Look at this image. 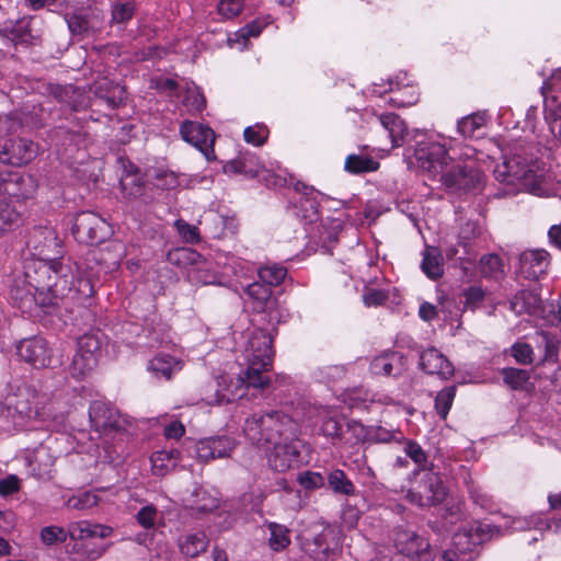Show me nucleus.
Instances as JSON below:
<instances>
[{"mask_svg":"<svg viewBox=\"0 0 561 561\" xmlns=\"http://www.w3.org/2000/svg\"><path fill=\"white\" fill-rule=\"evenodd\" d=\"M36 257L25 265L26 293L42 307L58 305L68 296L94 294V273L81 270L69 256L61 255L62 241L51 227L35 228L27 242Z\"/></svg>","mask_w":561,"mask_h":561,"instance_id":"f257e3e1","label":"nucleus"},{"mask_svg":"<svg viewBox=\"0 0 561 561\" xmlns=\"http://www.w3.org/2000/svg\"><path fill=\"white\" fill-rule=\"evenodd\" d=\"M417 165L433 179L438 178L451 193H480L484 184L482 172L470 162L477 150L451 137L436 134L419 141L414 150Z\"/></svg>","mask_w":561,"mask_h":561,"instance_id":"f03ea898","label":"nucleus"},{"mask_svg":"<svg viewBox=\"0 0 561 561\" xmlns=\"http://www.w3.org/2000/svg\"><path fill=\"white\" fill-rule=\"evenodd\" d=\"M271 334L262 329H253L247 333L242 356L248 365L245 371L236 380L228 376H219L210 386L213 393L204 397L207 404H224L244 396V389L253 387L264 389L270 385V378L264 375L272 367L273 347Z\"/></svg>","mask_w":561,"mask_h":561,"instance_id":"7ed1b4c3","label":"nucleus"},{"mask_svg":"<svg viewBox=\"0 0 561 561\" xmlns=\"http://www.w3.org/2000/svg\"><path fill=\"white\" fill-rule=\"evenodd\" d=\"M37 421L47 428L57 430L65 423V414L55 411V403L27 386L10 387L0 402V431L12 432Z\"/></svg>","mask_w":561,"mask_h":561,"instance_id":"20e7f679","label":"nucleus"},{"mask_svg":"<svg viewBox=\"0 0 561 561\" xmlns=\"http://www.w3.org/2000/svg\"><path fill=\"white\" fill-rule=\"evenodd\" d=\"M494 178L505 187L496 193L497 197L515 195L520 191L539 194L542 171L540 162L524 148H515L494 168Z\"/></svg>","mask_w":561,"mask_h":561,"instance_id":"39448f33","label":"nucleus"},{"mask_svg":"<svg viewBox=\"0 0 561 561\" xmlns=\"http://www.w3.org/2000/svg\"><path fill=\"white\" fill-rule=\"evenodd\" d=\"M243 433L253 444L265 447L283 439L298 436V423L294 416L272 410L264 414H253L244 422Z\"/></svg>","mask_w":561,"mask_h":561,"instance_id":"423d86ee","label":"nucleus"},{"mask_svg":"<svg viewBox=\"0 0 561 561\" xmlns=\"http://www.w3.org/2000/svg\"><path fill=\"white\" fill-rule=\"evenodd\" d=\"M512 310L517 314L527 313L542 320L543 324L554 325L561 322V306L553 301L543 302L536 287L523 289L511 301Z\"/></svg>","mask_w":561,"mask_h":561,"instance_id":"0eeeda50","label":"nucleus"},{"mask_svg":"<svg viewBox=\"0 0 561 561\" xmlns=\"http://www.w3.org/2000/svg\"><path fill=\"white\" fill-rule=\"evenodd\" d=\"M91 425L104 439L107 437L123 439L128 420L114 407L103 401H94L89 409ZM107 443V440H105Z\"/></svg>","mask_w":561,"mask_h":561,"instance_id":"6e6552de","label":"nucleus"},{"mask_svg":"<svg viewBox=\"0 0 561 561\" xmlns=\"http://www.w3.org/2000/svg\"><path fill=\"white\" fill-rule=\"evenodd\" d=\"M101 332H90L78 339L77 351L70 365V374L75 378L85 377L98 363L102 347Z\"/></svg>","mask_w":561,"mask_h":561,"instance_id":"1a4fd4ad","label":"nucleus"},{"mask_svg":"<svg viewBox=\"0 0 561 561\" xmlns=\"http://www.w3.org/2000/svg\"><path fill=\"white\" fill-rule=\"evenodd\" d=\"M545 121L550 133L561 145V69L552 73L541 87Z\"/></svg>","mask_w":561,"mask_h":561,"instance_id":"9d476101","label":"nucleus"},{"mask_svg":"<svg viewBox=\"0 0 561 561\" xmlns=\"http://www.w3.org/2000/svg\"><path fill=\"white\" fill-rule=\"evenodd\" d=\"M16 352L22 360L38 369L56 367L62 363L60 357L54 355L49 343L42 336L21 340L16 346Z\"/></svg>","mask_w":561,"mask_h":561,"instance_id":"9b49d317","label":"nucleus"},{"mask_svg":"<svg viewBox=\"0 0 561 561\" xmlns=\"http://www.w3.org/2000/svg\"><path fill=\"white\" fill-rule=\"evenodd\" d=\"M300 446L301 443L298 436L294 439H283L270 446H265L270 468L277 472H286L298 467L301 462Z\"/></svg>","mask_w":561,"mask_h":561,"instance_id":"f8f14e48","label":"nucleus"},{"mask_svg":"<svg viewBox=\"0 0 561 561\" xmlns=\"http://www.w3.org/2000/svg\"><path fill=\"white\" fill-rule=\"evenodd\" d=\"M106 221L93 211H82L75 218L72 234L80 243H100L108 234Z\"/></svg>","mask_w":561,"mask_h":561,"instance_id":"ddd939ff","label":"nucleus"},{"mask_svg":"<svg viewBox=\"0 0 561 561\" xmlns=\"http://www.w3.org/2000/svg\"><path fill=\"white\" fill-rule=\"evenodd\" d=\"M500 534H502V525L500 524L473 522L456 533L453 537V542L459 552L465 553Z\"/></svg>","mask_w":561,"mask_h":561,"instance_id":"4468645a","label":"nucleus"},{"mask_svg":"<svg viewBox=\"0 0 561 561\" xmlns=\"http://www.w3.org/2000/svg\"><path fill=\"white\" fill-rule=\"evenodd\" d=\"M55 439L49 436L34 449L26 450L25 463L32 476L43 479L50 472L56 458L59 456L53 447Z\"/></svg>","mask_w":561,"mask_h":561,"instance_id":"2eb2a0df","label":"nucleus"},{"mask_svg":"<svg viewBox=\"0 0 561 561\" xmlns=\"http://www.w3.org/2000/svg\"><path fill=\"white\" fill-rule=\"evenodd\" d=\"M423 482V491L410 490L407 493V499L411 503L424 507L437 505L445 500L447 491L439 476L433 472H425Z\"/></svg>","mask_w":561,"mask_h":561,"instance_id":"dca6fc26","label":"nucleus"},{"mask_svg":"<svg viewBox=\"0 0 561 561\" xmlns=\"http://www.w3.org/2000/svg\"><path fill=\"white\" fill-rule=\"evenodd\" d=\"M179 260H184L192 263L187 271V277L192 283L201 285H215L220 284L219 275L213 271L211 264L202 260L201 255L188 249H180L174 253Z\"/></svg>","mask_w":561,"mask_h":561,"instance_id":"f3484780","label":"nucleus"},{"mask_svg":"<svg viewBox=\"0 0 561 561\" xmlns=\"http://www.w3.org/2000/svg\"><path fill=\"white\" fill-rule=\"evenodd\" d=\"M180 133L183 140L196 147L207 160L211 159L215 133L210 127L201 123L185 121L180 127Z\"/></svg>","mask_w":561,"mask_h":561,"instance_id":"a211bd4d","label":"nucleus"},{"mask_svg":"<svg viewBox=\"0 0 561 561\" xmlns=\"http://www.w3.org/2000/svg\"><path fill=\"white\" fill-rule=\"evenodd\" d=\"M375 89L374 93L381 95L382 93L390 91L393 95L389 99V103L397 107H407L412 106L419 101V93L416 89L410 84L408 80V75L405 72H400L396 76V78L388 81V88L380 90L377 87L379 84H374Z\"/></svg>","mask_w":561,"mask_h":561,"instance_id":"6ab92c4d","label":"nucleus"},{"mask_svg":"<svg viewBox=\"0 0 561 561\" xmlns=\"http://www.w3.org/2000/svg\"><path fill=\"white\" fill-rule=\"evenodd\" d=\"M37 188L36 180L18 171L0 174V194L15 198H30Z\"/></svg>","mask_w":561,"mask_h":561,"instance_id":"aec40b11","label":"nucleus"},{"mask_svg":"<svg viewBox=\"0 0 561 561\" xmlns=\"http://www.w3.org/2000/svg\"><path fill=\"white\" fill-rule=\"evenodd\" d=\"M397 550L409 558L417 557L421 561H431L430 543L410 529L398 528L394 534Z\"/></svg>","mask_w":561,"mask_h":561,"instance_id":"412c9836","label":"nucleus"},{"mask_svg":"<svg viewBox=\"0 0 561 561\" xmlns=\"http://www.w3.org/2000/svg\"><path fill=\"white\" fill-rule=\"evenodd\" d=\"M37 153V146L28 139H8L0 150V161L5 164L22 165L32 161Z\"/></svg>","mask_w":561,"mask_h":561,"instance_id":"4be33fe9","label":"nucleus"},{"mask_svg":"<svg viewBox=\"0 0 561 561\" xmlns=\"http://www.w3.org/2000/svg\"><path fill=\"white\" fill-rule=\"evenodd\" d=\"M295 190L300 194L295 204V215L306 224L314 222L319 217V206L322 194L302 182L295 184Z\"/></svg>","mask_w":561,"mask_h":561,"instance_id":"5701e85b","label":"nucleus"},{"mask_svg":"<svg viewBox=\"0 0 561 561\" xmlns=\"http://www.w3.org/2000/svg\"><path fill=\"white\" fill-rule=\"evenodd\" d=\"M236 447V440L228 436H214L199 439L195 444L196 457L202 461L227 458Z\"/></svg>","mask_w":561,"mask_h":561,"instance_id":"b1692460","label":"nucleus"},{"mask_svg":"<svg viewBox=\"0 0 561 561\" xmlns=\"http://www.w3.org/2000/svg\"><path fill=\"white\" fill-rule=\"evenodd\" d=\"M548 252L545 250H527L519 256L517 272L525 278L537 279L548 268Z\"/></svg>","mask_w":561,"mask_h":561,"instance_id":"393cba45","label":"nucleus"},{"mask_svg":"<svg viewBox=\"0 0 561 561\" xmlns=\"http://www.w3.org/2000/svg\"><path fill=\"white\" fill-rule=\"evenodd\" d=\"M369 369L375 376H399L407 369V358L399 352H385L376 356Z\"/></svg>","mask_w":561,"mask_h":561,"instance_id":"a878e982","label":"nucleus"},{"mask_svg":"<svg viewBox=\"0 0 561 561\" xmlns=\"http://www.w3.org/2000/svg\"><path fill=\"white\" fill-rule=\"evenodd\" d=\"M502 525V534L506 531H524L531 528L539 530L556 531L560 528L559 523L543 518L541 514H533L529 517H508L504 518Z\"/></svg>","mask_w":561,"mask_h":561,"instance_id":"bb28decb","label":"nucleus"},{"mask_svg":"<svg viewBox=\"0 0 561 561\" xmlns=\"http://www.w3.org/2000/svg\"><path fill=\"white\" fill-rule=\"evenodd\" d=\"M420 365L424 371L448 379L454 375V366L438 350L430 347L420 355Z\"/></svg>","mask_w":561,"mask_h":561,"instance_id":"cd10ccee","label":"nucleus"},{"mask_svg":"<svg viewBox=\"0 0 561 561\" xmlns=\"http://www.w3.org/2000/svg\"><path fill=\"white\" fill-rule=\"evenodd\" d=\"M176 545L184 558H197L209 547V537L204 530H190L178 537Z\"/></svg>","mask_w":561,"mask_h":561,"instance_id":"c85d7f7f","label":"nucleus"},{"mask_svg":"<svg viewBox=\"0 0 561 561\" xmlns=\"http://www.w3.org/2000/svg\"><path fill=\"white\" fill-rule=\"evenodd\" d=\"M264 169V163L260 161L255 153L249 151L241 153L224 165L226 174H243L249 178L257 176Z\"/></svg>","mask_w":561,"mask_h":561,"instance_id":"c756f323","label":"nucleus"},{"mask_svg":"<svg viewBox=\"0 0 561 561\" xmlns=\"http://www.w3.org/2000/svg\"><path fill=\"white\" fill-rule=\"evenodd\" d=\"M183 367L182 360L165 353H158L149 360L148 369L158 378L171 379Z\"/></svg>","mask_w":561,"mask_h":561,"instance_id":"7c9ffc66","label":"nucleus"},{"mask_svg":"<svg viewBox=\"0 0 561 561\" xmlns=\"http://www.w3.org/2000/svg\"><path fill=\"white\" fill-rule=\"evenodd\" d=\"M95 96L104 100L111 108L117 107L125 100L124 87L116 84L107 79L96 81L91 87Z\"/></svg>","mask_w":561,"mask_h":561,"instance_id":"2f4dec72","label":"nucleus"},{"mask_svg":"<svg viewBox=\"0 0 561 561\" xmlns=\"http://www.w3.org/2000/svg\"><path fill=\"white\" fill-rule=\"evenodd\" d=\"M156 179L158 180V185L165 190H174L176 187H192L195 183H199L203 181L202 178L195 175L187 174H178L170 170H160Z\"/></svg>","mask_w":561,"mask_h":561,"instance_id":"473e14b6","label":"nucleus"},{"mask_svg":"<svg viewBox=\"0 0 561 561\" xmlns=\"http://www.w3.org/2000/svg\"><path fill=\"white\" fill-rule=\"evenodd\" d=\"M304 419L313 421V419H324L321 431L327 437H337L341 434L340 422L330 415V411L324 407H310Z\"/></svg>","mask_w":561,"mask_h":561,"instance_id":"72a5a7b5","label":"nucleus"},{"mask_svg":"<svg viewBox=\"0 0 561 561\" xmlns=\"http://www.w3.org/2000/svg\"><path fill=\"white\" fill-rule=\"evenodd\" d=\"M379 122L388 131L392 147H400L407 136L405 123L396 114L388 113L379 116Z\"/></svg>","mask_w":561,"mask_h":561,"instance_id":"f704fd0d","label":"nucleus"},{"mask_svg":"<svg viewBox=\"0 0 561 561\" xmlns=\"http://www.w3.org/2000/svg\"><path fill=\"white\" fill-rule=\"evenodd\" d=\"M179 455L176 449L154 451L150 457L152 473L160 477L165 476L176 466Z\"/></svg>","mask_w":561,"mask_h":561,"instance_id":"c9c22d12","label":"nucleus"},{"mask_svg":"<svg viewBox=\"0 0 561 561\" xmlns=\"http://www.w3.org/2000/svg\"><path fill=\"white\" fill-rule=\"evenodd\" d=\"M142 334L146 339V342H137L139 346H148V347H159L168 345L172 342L170 330L163 323H157L146 329H142Z\"/></svg>","mask_w":561,"mask_h":561,"instance_id":"e433bc0d","label":"nucleus"},{"mask_svg":"<svg viewBox=\"0 0 561 561\" xmlns=\"http://www.w3.org/2000/svg\"><path fill=\"white\" fill-rule=\"evenodd\" d=\"M191 508L197 512L207 513L218 507V497L215 493L202 488L196 486L192 492V497L187 501Z\"/></svg>","mask_w":561,"mask_h":561,"instance_id":"4c0bfd02","label":"nucleus"},{"mask_svg":"<svg viewBox=\"0 0 561 561\" xmlns=\"http://www.w3.org/2000/svg\"><path fill=\"white\" fill-rule=\"evenodd\" d=\"M421 268L427 277L434 280L443 275V257L438 249L427 247L424 250Z\"/></svg>","mask_w":561,"mask_h":561,"instance_id":"58836bf2","label":"nucleus"},{"mask_svg":"<svg viewBox=\"0 0 561 561\" xmlns=\"http://www.w3.org/2000/svg\"><path fill=\"white\" fill-rule=\"evenodd\" d=\"M328 485L335 494L351 496L355 494V486L341 469L331 470L328 474Z\"/></svg>","mask_w":561,"mask_h":561,"instance_id":"ea45409f","label":"nucleus"},{"mask_svg":"<svg viewBox=\"0 0 561 561\" xmlns=\"http://www.w3.org/2000/svg\"><path fill=\"white\" fill-rule=\"evenodd\" d=\"M270 538L268 545L275 552L283 551L290 543L289 529L276 523L268 524Z\"/></svg>","mask_w":561,"mask_h":561,"instance_id":"a19ab883","label":"nucleus"},{"mask_svg":"<svg viewBox=\"0 0 561 561\" xmlns=\"http://www.w3.org/2000/svg\"><path fill=\"white\" fill-rule=\"evenodd\" d=\"M379 163L373 158L358 156V154H350L345 159V170L351 173H363L370 172L377 170Z\"/></svg>","mask_w":561,"mask_h":561,"instance_id":"79ce46f5","label":"nucleus"},{"mask_svg":"<svg viewBox=\"0 0 561 561\" xmlns=\"http://www.w3.org/2000/svg\"><path fill=\"white\" fill-rule=\"evenodd\" d=\"M485 124V117L482 114H471L462 117L457 123L458 133L465 138L476 136L477 131Z\"/></svg>","mask_w":561,"mask_h":561,"instance_id":"37998d69","label":"nucleus"},{"mask_svg":"<svg viewBox=\"0 0 561 561\" xmlns=\"http://www.w3.org/2000/svg\"><path fill=\"white\" fill-rule=\"evenodd\" d=\"M257 273L260 280L272 288L285 279L287 270L282 265L272 264L261 267Z\"/></svg>","mask_w":561,"mask_h":561,"instance_id":"c03bdc74","label":"nucleus"},{"mask_svg":"<svg viewBox=\"0 0 561 561\" xmlns=\"http://www.w3.org/2000/svg\"><path fill=\"white\" fill-rule=\"evenodd\" d=\"M99 504V496L91 492L85 491L82 493H78L76 495L70 496L66 501V507L70 510L77 511H87Z\"/></svg>","mask_w":561,"mask_h":561,"instance_id":"a18cd8bd","label":"nucleus"},{"mask_svg":"<svg viewBox=\"0 0 561 561\" xmlns=\"http://www.w3.org/2000/svg\"><path fill=\"white\" fill-rule=\"evenodd\" d=\"M502 267V261L496 254H486L480 260V272L484 277L497 278L503 274Z\"/></svg>","mask_w":561,"mask_h":561,"instance_id":"49530a36","label":"nucleus"},{"mask_svg":"<svg viewBox=\"0 0 561 561\" xmlns=\"http://www.w3.org/2000/svg\"><path fill=\"white\" fill-rule=\"evenodd\" d=\"M183 105L190 113H198L205 108L206 101L198 88L187 87L183 99Z\"/></svg>","mask_w":561,"mask_h":561,"instance_id":"de8ad7c7","label":"nucleus"},{"mask_svg":"<svg viewBox=\"0 0 561 561\" xmlns=\"http://www.w3.org/2000/svg\"><path fill=\"white\" fill-rule=\"evenodd\" d=\"M502 374L505 383L514 390L524 389L529 380V374L524 369L504 368Z\"/></svg>","mask_w":561,"mask_h":561,"instance_id":"09e8293b","label":"nucleus"},{"mask_svg":"<svg viewBox=\"0 0 561 561\" xmlns=\"http://www.w3.org/2000/svg\"><path fill=\"white\" fill-rule=\"evenodd\" d=\"M247 295L262 308L272 297V288L263 282H254L247 286Z\"/></svg>","mask_w":561,"mask_h":561,"instance_id":"8fccbe9b","label":"nucleus"},{"mask_svg":"<svg viewBox=\"0 0 561 561\" xmlns=\"http://www.w3.org/2000/svg\"><path fill=\"white\" fill-rule=\"evenodd\" d=\"M93 524L89 520L72 522L68 525V537L73 541L93 538Z\"/></svg>","mask_w":561,"mask_h":561,"instance_id":"3c124183","label":"nucleus"},{"mask_svg":"<svg viewBox=\"0 0 561 561\" xmlns=\"http://www.w3.org/2000/svg\"><path fill=\"white\" fill-rule=\"evenodd\" d=\"M68 538V528L65 529L60 526H46L41 530V540L46 546H54L62 543Z\"/></svg>","mask_w":561,"mask_h":561,"instance_id":"603ef678","label":"nucleus"},{"mask_svg":"<svg viewBox=\"0 0 561 561\" xmlns=\"http://www.w3.org/2000/svg\"><path fill=\"white\" fill-rule=\"evenodd\" d=\"M456 394V387L440 390L435 398V408L440 417L446 419Z\"/></svg>","mask_w":561,"mask_h":561,"instance_id":"864d4df0","label":"nucleus"},{"mask_svg":"<svg viewBox=\"0 0 561 561\" xmlns=\"http://www.w3.org/2000/svg\"><path fill=\"white\" fill-rule=\"evenodd\" d=\"M5 35L15 44L28 41V22L25 19L10 23L3 28Z\"/></svg>","mask_w":561,"mask_h":561,"instance_id":"5fc2aeb1","label":"nucleus"},{"mask_svg":"<svg viewBox=\"0 0 561 561\" xmlns=\"http://www.w3.org/2000/svg\"><path fill=\"white\" fill-rule=\"evenodd\" d=\"M536 342L538 345H542L545 347V360L557 362L558 346L554 336L548 332H537Z\"/></svg>","mask_w":561,"mask_h":561,"instance_id":"6e6d98bb","label":"nucleus"},{"mask_svg":"<svg viewBox=\"0 0 561 561\" xmlns=\"http://www.w3.org/2000/svg\"><path fill=\"white\" fill-rule=\"evenodd\" d=\"M244 140L253 146H262L265 144L268 137V129L263 124H255L249 126L243 131Z\"/></svg>","mask_w":561,"mask_h":561,"instance_id":"4d7b16f0","label":"nucleus"},{"mask_svg":"<svg viewBox=\"0 0 561 561\" xmlns=\"http://www.w3.org/2000/svg\"><path fill=\"white\" fill-rule=\"evenodd\" d=\"M270 23L271 21L268 16L255 19L240 28L236 36L244 41H247L249 37H257Z\"/></svg>","mask_w":561,"mask_h":561,"instance_id":"13d9d810","label":"nucleus"},{"mask_svg":"<svg viewBox=\"0 0 561 561\" xmlns=\"http://www.w3.org/2000/svg\"><path fill=\"white\" fill-rule=\"evenodd\" d=\"M344 220L342 218H327L321 225L323 231L320 238L323 242H334L337 239V234L343 229Z\"/></svg>","mask_w":561,"mask_h":561,"instance_id":"bf43d9fd","label":"nucleus"},{"mask_svg":"<svg viewBox=\"0 0 561 561\" xmlns=\"http://www.w3.org/2000/svg\"><path fill=\"white\" fill-rule=\"evenodd\" d=\"M158 518V510L153 504L142 506L136 514L137 523L145 529L154 528Z\"/></svg>","mask_w":561,"mask_h":561,"instance_id":"052dcab7","label":"nucleus"},{"mask_svg":"<svg viewBox=\"0 0 561 561\" xmlns=\"http://www.w3.org/2000/svg\"><path fill=\"white\" fill-rule=\"evenodd\" d=\"M174 227L179 233V236L182 238L184 242L187 243H198L199 238V231L198 228L194 225H191L183 219H178L174 221Z\"/></svg>","mask_w":561,"mask_h":561,"instance_id":"680f3d73","label":"nucleus"},{"mask_svg":"<svg viewBox=\"0 0 561 561\" xmlns=\"http://www.w3.org/2000/svg\"><path fill=\"white\" fill-rule=\"evenodd\" d=\"M20 112L10 113L5 116H0V133L4 135H12L23 126V121Z\"/></svg>","mask_w":561,"mask_h":561,"instance_id":"e2e57ef3","label":"nucleus"},{"mask_svg":"<svg viewBox=\"0 0 561 561\" xmlns=\"http://www.w3.org/2000/svg\"><path fill=\"white\" fill-rule=\"evenodd\" d=\"M107 546H91L89 543H76L73 551L82 553L84 561H95L100 559L106 551Z\"/></svg>","mask_w":561,"mask_h":561,"instance_id":"0e129e2a","label":"nucleus"},{"mask_svg":"<svg viewBox=\"0 0 561 561\" xmlns=\"http://www.w3.org/2000/svg\"><path fill=\"white\" fill-rule=\"evenodd\" d=\"M465 307L470 310H476L484 300L485 291L479 286H470L463 290Z\"/></svg>","mask_w":561,"mask_h":561,"instance_id":"69168bd1","label":"nucleus"},{"mask_svg":"<svg viewBox=\"0 0 561 561\" xmlns=\"http://www.w3.org/2000/svg\"><path fill=\"white\" fill-rule=\"evenodd\" d=\"M18 219V213L4 201H0V232H4L13 226Z\"/></svg>","mask_w":561,"mask_h":561,"instance_id":"338daca9","label":"nucleus"},{"mask_svg":"<svg viewBox=\"0 0 561 561\" xmlns=\"http://www.w3.org/2000/svg\"><path fill=\"white\" fill-rule=\"evenodd\" d=\"M298 482L305 489L316 490L324 485V478L320 472L306 471L299 474Z\"/></svg>","mask_w":561,"mask_h":561,"instance_id":"774afa93","label":"nucleus"}]
</instances>
